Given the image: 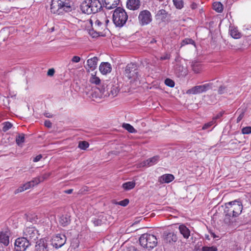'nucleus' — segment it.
<instances>
[{
    "mask_svg": "<svg viewBox=\"0 0 251 251\" xmlns=\"http://www.w3.org/2000/svg\"><path fill=\"white\" fill-rule=\"evenodd\" d=\"M224 213L226 216L235 218L239 216L243 210L242 202L239 200H234L225 204Z\"/></svg>",
    "mask_w": 251,
    "mask_h": 251,
    "instance_id": "f257e3e1",
    "label": "nucleus"
},
{
    "mask_svg": "<svg viewBox=\"0 0 251 251\" xmlns=\"http://www.w3.org/2000/svg\"><path fill=\"white\" fill-rule=\"evenodd\" d=\"M80 7L83 13L91 14L100 11L102 5L99 0H85L81 3Z\"/></svg>",
    "mask_w": 251,
    "mask_h": 251,
    "instance_id": "f03ea898",
    "label": "nucleus"
},
{
    "mask_svg": "<svg viewBox=\"0 0 251 251\" xmlns=\"http://www.w3.org/2000/svg\"><path fill=\"white\" fill-rule=\"evenodd\" d=\"M72 9L69 0H52L50 11L53 14H60L63 12H69Z\"/></svg>",
    "mask_w": 251,
    "mask_h": 251,
    "instance_id": "7ed1b4c3",
    "label": "nucleus"
},
{
    "mask_svg": "<svg viewBox=\"0 0 251 251\" xmlns=\"http://www.w3.org/2000/svg\"><path fill=\"white\" fill-rule=\"evenodd\" d=\"M127 19V14L123 8L119 7L114 10L112 20L116 26L122 27L126 23Z\"/></svg>",
    "mask_w": 251,
    "mask_h": 251,
    "instance_id": "20e7f679",
    "label": "nucleus"
},
{
    "mask_svg": "<svg viewBox=\"0 0 251 251\" xmlns=\"http://www.w3.org/2000/svg\"><path fill=\"white\" fill-rule=\"evenodd\" d=\"M124 75L130 82L139 81L141 77L137 66L133 63L127 65L124 71Z\"/></svg>",
    "mask_w": 251,
    "mask_h": 251,
    "instance_id": "39448f33",
    "label": "nucleus"
},
{
    "mask_svg": "<svg viewBox=\"0 0 251 251\" xmlns=\"http://www.w3.org/2000/svg\"><path fill=\"white\" fill-rule=\"evenodd\" d=\"M139 242L143 247L151 249L157 246V240L155 235L146 233L140 236Z\"/></svg>",
    "mask_w": 251,
    "mask_h": 251,
    "instance_id": "423d86ee",
    "label": "nucleus"
},
{
    "mask_svg": "<svg viewBox=\"0 0 251 251\" xmlns=\"http://www.w3.org/2000/svg\"><path fill=\"white\" fill-rule=\"evenodd\" d=\"M97 89L100 92L99 94L100 97L110 96L115 97L120 91L119 87L116 85H113L112 83H109L107 85L106 89L102 85L100 87H98Z\"/></svg>",
    "mask_w": 251,
    "mask_h": 251,
    "instance_id": "0eeeda50",
    "label": "nucleus"
},
{
    "mask_svg": "<svg viewBox=\"0 0 251 251\" xmlns=\"http://www.w3.org/2000/svg\"><path fill=\"white\" fill-rule=\"evenodd\" d=\"M90 22L91 24L92 29L90 30L89 34L93 37L102 36V31L105 26L98 19L95 20L94 25L93 24L92 20L91 19Z\"/></svg>",
    "mask_w": 251,
    "mask_h": 251,
    "instance_id": "6e6552de",
    "label": "nucleus"
},
{
    "mask_svg": "<svg viewBox=\"0 0 251 251\" xmlns=\"http://www.w3.org/2000/svg\"><path fill=\"white\" fill-rule=\"evenodd\" d=\"M24 237L28 240L29 242H34L38 238L39 233L34 227L29 226L24 229Z\"/></svg>",
    "mask_w": 251,
    "mask_h": 251,
    "instance_id": "1a4fd4ad",
    "label": "nucleus"
},
{
    "mask_svg": "<svg viewBox=\"0 0 251 251\" xmlns=\"http://www.w3.org/2000/svg\"><path fill=\"white\" fill-rule=\"evenodd\" d=\"M138 19L139 24L142 26H145L151 22L152 16L149 10H144L139 13Z\"/></svg>",
    "mask_w": 251,
    "mask_h": 251,
    "instance_id": "9d476101",
    "label": "nucleus"
},
{
    "mask_svg": "<svg viewBox=\"0 0 251 251\" xmlns=\"http://www.w3.org/2000/svg\"><path fill=\"white\" fill-rule=\"evenodd\" d=\"M30 245L29 241L26 238L24 237L18 238L15 242V250L16 251H25Z\"/></svg>",
    "mask_w": 251,
    "mask_h": 251,
    "instance_id": "9b49d317",
    "label": "nucleus"
},
{
    "mask_svg": "<svg viewBox=\"0 0 251 251\" xmlns=\"http://www.w3.org/2000/svg\"><path fill=\"white\" fill-rule=\"evenodd\" d=\"M210 88V84L209 83H206L203 85H198L192 87L186 91V94L196 95L205 92Z\"/></svg>",
    "mask_w": 251,
    "mask_h": 251,
    "instance_id": "f8f14e48",
    "label": "nucleus"
},
{
    "mask_svg": "<svg viewBox=\"0 0 251 251\" xmlns=\"http://www.w3.org/2000/svg\"><path fill=\"white\" fill-rule=\"evenodd\" d=\"M66 237L64 234H57L52 239L51 244L56 249L62 247L66 243Z\"/></svg>",
    "mask_w": 251,
    "mask_h": 251,
    "instance_id": "ddd939ff",
    "label": "nucleus"
},
{
    "mask_svg": "<svg viewBox=\"0 0 251 251\" xmlns=\"http://www.w3.org/2000/svg\"><path fill=\"white\" fill-rule=\"evenodd\" d=\"M35 251H49L47 239L44 238L38 241L35 246Z\"/></svg>",
    "mask_w": 251,
    "mask_h": 251,
    "instance_id": "4468645a",
    "label": "nucleus"
},
{
    "mask_svg": "<svg viewBox=\"0 0 251 251\" xmlns=\"http://www.w3.org/2000/svg\"><path fill=\"white\" fill-rule=\"evenodd\" d=\"M98 61V58L96 56L88 59L87 60L86 66L85 67L87 71H94L97 67Z\"/></svg>",
    "mask_w": 251,
    "mask_h": 251,
    "instance_id": "2eb2a0df",
    "label": "nucleus"
},
{
    "mask_svg": "<svg viewBox=\"0 0 251 251\" xmlns=\"http://www.w3.org/2000/svg\"><path fill=\"white\" fill-rule=\"evenodd\" d=\"M175 179V176L171 174H166L159 176L158 181L160 184L169 183L173 181Z\"/></svg>",
    "mask_w": 251,
    "mask_h": 251,
    "instance_id": "dca6fc26",
    "label": "nucleus"
},
{
    "mask_svg": "<svg viewBox=\"0 0 251 251\" xmlns=\"http://www.w3.org/2000/svg\"><path fill=\"white\" fill-rule=\"evenodd\" d=\"M126 5L128 9L136 10L140 8L141 2L140 0H127Z\"/></svg>",
    "mask_w": 251,
    "mask_h": 251,
    "instance_id": "f3484780",
    "label": "nucleus"
},
{
    "mask_svg": "<svg viewBox=\"0 0 251 251\" xmlns=\"http://www.w3.org/2000/svg\"><path fill=\"white\" fill-rule=\"evenodd\" d=\"M159 159L158 155H155L152 157L150 158L142 163V165L144 167H150L155 165L157 163Z\"/></svg>",
    "mask_w": 251,
    "mask_h": 251,
    "instance_id": "a211bd4d",
    "label": "nucleus"
},
{
    "mask_svg": "<svg viewBox=\"0 0 251 251\" xmlns=\"http://www.w3.org/2000/svg\"><path fill=\"white\" fill-rule=\"evenodd\" d=\"M178 229L180 234L183 238L187 239L190 236V229L184 224H181L179 226Z\"/></svg>",
    "mask_w": 251,
    "mask_h": 251,
    "instance_id": "6ab92c4d",
    "label": "nucleus"
},
{
    "mask_svg": "<svg viewBox=\"0 0 251 251\" xmlns=\"http://www.w3.org/2000/svg\"><path fill=\"white\" fill-rule=\"evenodd\" d=\"M0 243L5 246H7L9 243V235L7 231L0 232Z\"/></svg>",
    "mask_w": 251,
    "mask_h": 251,
    "instance_id": "aec40b11",
    "label": "nucleus"
},
{
    "mask_svg": "<svg viewBox=\"0 0 251 251\" xmlns=\"http://www.w3.org/2000/svg\"><path fill=\"white\" fill-rule=\"evenodd\" d=\"M99 70L103 75L110 73L111 71L110 64L108 62L101 63L100 65Z\"/></svg>",
    "mask_w": 251,
    "mask_h": 251,
    "instance_id": "412c9836",
    "label": "nucleus"
},
{
    "mask_svg": "<svg viewBox=\"0 0 251 251\" xmlns=\"http://www.w3.org/2000/svg\"><path fill=\"white\" fill-rule=\"evenodd\" d=\"M106 9H111L115 8L119 4L120 0H103Z\"/></svg>",
    "mask_w": 251,
    "mask_h": 251,
    "instance_id": "4be33fe9",
    "label": "nucleus"
},
{
    "mask_svg": "<svg viewBox=\"0 0 251 251\" xmlns=\"http://www.w3.org/2000/svg\"><path fill=\"white\" fill-rule=\"evenodd\" d=\"M229 32L231 36L236 39H240L242 37V34L238 30V28L235 27H231L230 28Z\"/></svg>",
    "mask_w": 251,
    "mask_h": 251,
    "instance_id": "5701e85b",
    "label": "nucleus"
},
{
    "mask_svg": "<svg viewBox=\"0 0 251 251\" xmlns=\"http://www.w3.org/2000/svg\"><path fill=\"white\" fill-rule=\"evenodd\" d=\"M191 68L193 72L196 74L201 73L203 69L201 64L196 61L192 62Z\"/></svg>",
    "mask_w": 251,
    "mask_h": 251,
    "instance_id": "b1692460",
    "label": "nucleus"
},
{
    "mask_svg": "<svg viewBox=\"0 0 251 251\" xmlns=\"http://www.w3.org/2000/svg\"><path fill=\"white\" fill-rule=\"evenodd\" d=\"M167 17V13L164 9L159 10L155 15L157 20L164 22Z\"/></svg>",
    "mask_w": 251,
    "mask_h": 251,
    "instance_id": "393cba45",
    "label": "nucleus"
},
{
    "mask_svg": "<svg viewBox=\"0 0 251 251\" xmlns=\"http://www.w3.org/2000/svg\"><path fill=\"white\" fill-rule=\"evenodd\" d=\"M71 219L67 215L61 216L59 219V223L63 226H66L70 224Z\"/></svg>",
    "mask_w": 251,
    "mask_h": 251,
    "instance_id": "a878e982",
    "label": "nucleus"
},
{
    "mask_svg": "<svg viewBox=\"0 0 251 251\" xmlns=\"http://www.w3.org/2000/svg\"><path fill=\"white\" fill-rule=\"evenodd\" d=\"M136 185L134 181H128L122 184V188L126 191H128L133 189Z\"/></svg>",
    "mask_w": 251,
    "mask_h": 251,
    "instance_id": "bb28decb",
    "label": "nucleus"
},
{
    "mask_svg": "<svg viewBox=\"0 0 251 251\" xmlns=\"http://www.w3.org/2000/svg\"><path fill=\"white\" fill-rule=\"evenodd\" d=\"M89 81L92 84L99 85L100 83V78L96 75V72H94L91 74Z\"/></svg>",
    "mask_w": 251,
    "mask_h": 251,
    "instance_id": "cd10ccee",
    "label": "nucleus"
},
{
    "mask_svg": "<svg viewBox=\"0 0 251 251\" xmlns=\"http://www.w3.org/2000/svg\"><path fill=\"white\" fill-rule=\"evenodd\" d=\"M213 8L217 12H222L223 11V5L220 2L216 1L213 3Z\"/></svg>",
    "mask_w": 251,
    "mask_h": 251,
    "instance_id": "c85d7f7f",
    "label": "nucleus"
},
{
    "mask_svg": "<svg viewBox=\"0 0 251 251\" xmlns=\"http://www.w3.org/2000/svg\"><path fill=\"white\" fill-rule=\"evenodd\" d=\"M166 240L169 242H175L177 241V238L176 234L173 232H170L167 234L166 237Z\"/></svg>",
    "mask_w": 251,
    "mask_h": 251,
    "instance_id": "c756f323",
    "label": "nucleus"
},
{
    "mask_svg": "<svg viewBox=\"0 0 251 251\" xmlns=\"http://www.w3.org/2000/svg\"><path fill=\"white\" fill-rule=\"evenodd\" d=\"M188 44H192L195 45V41L192 40L191 38H185L184 40H183L181 43V46L180 47H182Z\"/></svg>",
    "mask_w": 251,
    "mask_h": 251,
    "instance_id": "7c9ffc66",
    "label": "nucleus"
},
{
    "mask_svg": "<svg viewBox=\"0 0 251 251\" xmlns=\"http://www.w3.org/2000/svg\"><path fill=\"white\" fill-rule=\"evenodd\" d=\"M123 127L130 133H135L136 132L134 128L129 124H124Z\"/></svg>",
    "mask_w": 251,
    "mask_h": 251,
    "instance_id": "2f4dec72",
    "label": "nucleus"
},
{
    "mask_svg": "<svg viewBox=\"0 0 251 251\" xmlns=\"http://www.w3.org/2000/svg\"><path fill=\"white\" fill-rule=\"evenodd\" d=\"M229 92L230 91L228 90L227 88L225 86H220L218 91V93L220 95H222L228 93H229L230 94V93Z\"/></svg>",
    "mask_w": 251,
    "mask_h": 251,
    "instance_id": "473e14b6",
    "label": "nucleus"
},
{
    "mask_svg": "<svg viewBox=\"0 0 251 251\" xmlns=\"http://www.w3.org/2000/svg\"><path fill=\"white\" fill-rule=\"evenodd\" d=\"M2 126H3L2 128V130L4 132L7 131L9 129H10L12 126V124L9 122H4L3 123H2Z\"/></svg>",
    "mask_w": 251,
    "mask_h": 251,
    "instance_id": "72a5a7b5",
    "label": "nucleus"
},
{
    "mask_svg": "<svg viewBox=\"0 0 251 251\" xmlns=\"http://www.w3.org/2000/svg\"><path fill=\"white\" fill-rule=\"evenodd\" d=\"M89 146V143L87 141H80L78 143V147L81 150H85Z\"/></svg>",
    "mask_w": 251,
    "mask_h": 251,
    "instance_id": "f704fd0d",
    "label": "nucleus"
},
{
    "mask_svg": "<svg viewBox=\"0 0 251 251\" xmlns=\"http://www.w3.org/2000/svg\"><path fill=\"white\" fill-rule=\"evenodd\" d=\"M16 143L20 145L25 142V135L24 134L19 135L16 139Z\"/></svg>",
    "mask_w": 251,
    "mask_h": 251,
    "instance_id": "c9c22d12",
    "label": "nucleus"
},
{
    "mask_svg": "<svg viewBox=\"0 0 251 251\" xmlns=\"http://www.w3.org/2000/svg\"><path fill=\"white\" fill-rule=\"evenodd\" d=\"M174 4L178 9H181L183 7V1L182 0H173Z\"/></svg>",
    "mask_w": 251,
    "mask_h": 251,
    "instance_id": "e433bc0d",
    "label": "nucleus"
},
{
    "mask_svg": "<svg viewBox=\"0 0 251 251\" xmlns=\"http://www.w3.org/2000/svg\"><path fill=\"white\" fill-rule=\"evenodd\" d=\"M165 85L170 87L173 88L175 86V83L174 80L170 78H166L164 82Z\"/></svg>",
    "mask_w": 251,
    "mask_h": 251,
    "instance_id": "4c0bfd02",
    "label": "nucleus"
},
{
    "mask_svg": "<svg viewBox=\"0 0 251 251\" xmlns=\"http://www.w3.org/2000/svg\"><path fill=\"white\" fill-rule=\"evenodd\" d=\"M217 248L215 246H204L201 248V251H217Z\"/></svg>",
    "mask_w": 251,
    "mask_h": 251,
    "instance_id": "58836bf2",
    "label": "nucleus"
},
{
    "mask_svg": "<svg viewBox=\"0 0 251 251\" xmlns=\"http://www.w3.org/2000/svg\"><path fill=\"white\" fill-rule=\"evenodd\" d=\"M242 133L243 134H249L251 133V126H248L243 127L242 129Z\"/></svg>",
    "mask_w": 251,
    "mask_h": 251,
    "instance_id": "ea45409f",
    "label": "nucleus"
},
{
    "mask_svg": "<svg viewBox=\"0 0 251 251\" xmlns=\"http://www.w3.org/2000/svg\"><path fill=\"white\" fill-rule=\"evenodd\" d=\"M30 182H31V184L34 187L35 185H37L40 182H41L42 181L41 180V178L40 177V176H38L34 178L31 181H30Z\"/></svg>",
    "mask_w": 251,
    "mask_h": 251,
    "instance_id": "a19ab883",
    "label": "nucleus"
},
{
    "mask_svg": "<svg viewBox=\"0 0 251 251\" xmlns=\"http://www.w3.org/2000/svg\"><path fill=\"white\" fill-rule=\"evenodd\" d=\"M215 121H212L209 122L207 123H206L203 125V126L202 127V129L203 130L206 129L208 128H209V127H210L211 126H212L213 125H214L215 124Z\"/></svg>",
    "mask_w": 251,
    "mask_h": 251,
    "instance_id": "79ce46f5",
    "label": "nucleus"
},
{
    "mask_svg": "<svg viewBox=\"0 0 251 251\" xmlns=\"http://www.w3.org/2000/svg\"><path fill=\"white\" fill-rule=\"evenodd\" d=\"M25 190H26V189L25 187H24V184L22 186H20L17 189H16L15 191V194H18L19 193L22 192Z\"/></svg>",
    "mask_w": 251,
    "mask_h": 251,
    "instance_id": "37998d69",
    "label": "nucleus"
},
{
    "mask_svg": "<svg viewBox=\"0 0 251 251\" xmlns=\"http://www.w3.org/2000/svg\"><path fill=\"white\" fill-rule=\"evenodd\" d=\"M129 203V200L128 199H125L122 200L118 202V204L123 206H126Z\"/></svg>",
    "mask_w": 251,
    "mask_h": 251,
    "instance_id": "c03bdc74",
    "label": "nucleus"
},
{
    "mask_svg": "<svg viewBox=\"0 0 251 251\" xmlns=\"http://www.w3.org/2000/svg\"><path fill=\"white\" fill-rule=\"evenodd\" d=\"M50 175V173H47L43 174L42 176H40V177L41 178V180L42 181V182L49 178Z\"/></svg>",
    "mask_w": 251,
    "mask_h": 251,
    "instance_id": "a18cd8bd",
    "label": "nucleus"
},
{
    "mask_svg": "<svg viewBox=\"0 0 251 251\" xmlns=\"http://www.w3.org/2000/svg\"><path fill=\"white\" fill-rule=\"evenodd\" d=\"M224 113H225L224 111H222L220 112L214 117H213V121H214V120H217V119L220 118L221 117H222L223 116Z\"/></svg>",
    "mask_w": 251,
    "mask_h": 251,
    "instance_id": "49530a36",
    "label": "nucleus"
},
{
    "mask_svg": "<svg viewBox=\"0 0 251 251\" xmlns=\"http://www.w3.org/2000/svg\"><path fill=\"white\" fill-rule=\"evenodd\" d=\"M171 57V55L168 53H166L164 55L161 56L160 58V60H165L169 59Z\"/></svg>",
    "mask_w": 251,
    "mask_h": 251,
    "instance_id": "de8ad7c7",
    "label": "nucleus"
},
{
    "mask_svg": "<svg viewBox=\"0 0 251 251\" xmlns=\"http://www.w3.org/2000/svg\"><path fill=\"white\" fill-rule=\"evenodd\" d=\"M244 113H245L244 111H242L241 113L239 114V115L238 116V117L237 118V123H239L242 120V119L244 118Z\"/></svg>",
    "mask_w": 251,
    "mask_h": 251,
    "instance_id": "09e8293b",
    "label": "nucleus"
},
{
    "mask_svg": "<svg viewBox=\"0 0 251 251\" xmlns=\"http://www.w3.org/2000/svg\"><path fill=\"white\" fill-rule=\"evenodd\" d=\"M44 125L48 128H50L52 126V123L50 120H46L44 122Z\"/></svg>",
    "mask_w": 251,
    "mask_h": 251,
    "instance_id": "8fccbe9b",
    "label": "nucleus"
},
{
    "mask_svg": "<svg viewBox=\"0 0 251 251\" xmlns=\"http://www.w3.org/2000/svg\"><path fill=\"white\" fill-rule=\"evenodd\" d=\"M72 61L75 63H78L80 61V58L78 56H74L73 57Z\"/></svg>",
    "mask_w": 251,
    "mask_h": 251,
    "instance_id": "3c124183",
    "label": "nucleus"
},
{
    "mask_svg": "<svg viewBox=\"0 0 251 251\" xmlns=\"http://www.w3.org/2000/svg\"><path fill=\"white\" fill-rule=\"evenodd\" d=\"M24 187H25L26 189V190L32 187H33L32 184H31V182L28 181L25 184H24Z\"/></svg>",
    "mask_w": 251,
    "mask_h": 251,
    "instance_id": "603ef678",
    "label": "nucleus"
},
{
    "mask_svg": "<svg viewBox=\"0 0 251 251\" xmlns=\"http://www.w3.org/2000/svg\"><path fill=\"white\" fill-rule=\"evenodd\" d=\"M124 251H139L133 246H130L129 247H127Z\"/></svg>",
    "mask_w": 251,
    "mask_h": 251,
    "instance_id": "864d4df0",
    "label": "nucleus"
},
{
    "mask_svg": "<svg viewBox=\"0 0 251 251\" xmlns=\"http://www.w3.org/2000/svg\"><path fill=\"white\" fill-rule=\"evenodd\" d=\"M54 73H55V71H54V69L52 68V69H49L47 74L49 76H52L54 75Z\"/></svg>",
    "mask_w": 251,
    "mask_h": 251,
    "instance_id": "5fc2aeb1",
    "label": "nucleus"
},
{
    "mask_svg": "<svg viewBox=\"0 0 251 251\" xmlns=\"http://www.w3.org/2000/svg\"><path fill=\"white\" fill-rule=\"evenodd\" d=\"M42 158V155L41 154H39L38 155H37L35 158L33 159V161L34 162H36L40 160V159Z\"/></svg>",
    "mask_w": 251,
    "mask_h": 251,
    "instance_id": "6e6d98bb",
    "label": "nucleus"
},
{
    "mask_svg": "<svg viewBox=\"0 0 251 251\" xmlns=\"http://www.w3.org/2000/svg\"><path fill=\"white\" fill-rule=\"evenodd\" d=\"M198 7V5H197V4L195 2H193L191 5H190V7L191 8V9H195L197 8Z\"/></svg>",
    "mask_w": 251,
    "mask_h": 251,
    "instance_id": "4d7b16f0",
    "label": "nucleus"
},
{
    "mask_svg": "<svg viewBox=\"0 0 251 251\" xmlns=\"http://www.w3.org/2000/svg\"><path fill=\"white\" fill-rule=\"evenodd\" d=\"M73 190H74L73 189H68V190H65L64 191V193L65 194H71L73 193Z\"/></svg>",
    "mask_w": 251,
    "mask_h": 251,
    "instance_id": "13d9d810",
    "label": "nucleus"
},
{
    "mask_svg": "<svg viewBox=\"0 0 251 251\" xmlns=\"http://www.w3.org/2000/svg\"><path fill=\"white\" fill-rule=\"evenodd\" d=\"M155 43H156V40L154 38L152 39L150 41V44H154Z\"/></svg>",
    "mask_w": 251,
    "mask_h": 251,
    "instance_id": "bf43d9fd",
    "label": "nucleus"
},
{
    "mask_svg": "<svg viewBox=\"0 0 251 251\" xmlns=\"http://www.w3.org/2000/svg\"><path fill=\"white\" fill-rule=\"evenodd\" d=\"M46 117H49V118H50V117H51V116H50L49 115V114H48V115H46Z\"/></svg>",
    "mask_w": 251,
    "mask_h": 251,
    "instance_id": "052dcab7",
    "label": "nucleus"
},
{
    "mask_svg": "<svg viewBox=\"0 0 251 251\" xmlns=\"http://www.w3.org/2000/svg\"><path fill=\"white\" fill-rule=\"evenodd\" d=\"M46 117H49V118H50V117H51V116H50L49 115V114H48V115H46Z\"/></svg>",
    "mask_w": 251,
    "mask_h": 251,
    "instance_id": "680f3d73",
    "label": "nucleus"
},
{
    "mask_svg": "<svg viewBox=\"0 0 251 251\" xmlns=\"http://www.w3.org/2000/svg\"><path fill=\"white\" fill-rule=\"evenodd\" d=\"M105 22H106V24H107L109 22V20H107V19L106 20Z\"/></svg>",
    "mask_w": 251,
    "mask_h": 251,
    "instance_id": "e2e57ef3",
    "label": "nucleus"
}]
</instances>
